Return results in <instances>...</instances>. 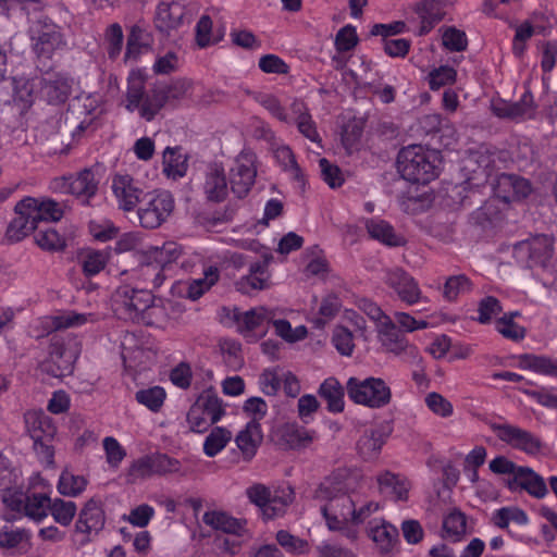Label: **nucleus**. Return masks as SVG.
<instances>
[{"label": "nucleus", "mask_w": 557, "mask_h": 557, "mask_svg": "<svg viewBox=\"0 0 557 557\" xmlns=\"http://www.w3.org/2000/svg\"><path fill=\"white\" fill-rule=\"evenodd\" d=\"M39 95L38 79L16 77L13 79V102L21 113L26 112Z\"/></svg>", "instance_id": "nucleus-26"}, {"label": "nucleus", "mask_w": 557, "mask_h": 557, "mask_svg": "<svg viewBox=\"0 0 557 557\" xmlns=\"http://www.w3.org/2000/svg\"><path fill=\"white\" fill-rule=\"evenodd\" d=\"M490 429L497 438L515 449L534 455L541 449V441L533 433L507 422H490Z\"/></svg>", "instance_id": "nucleus-11"}, {"label": "nucleus", "mask_w": 557, "mask_h": 557, "mask_svg": "<svg viewBox=\"0 0 557 557\" xmlns=\"http://www.w3.org/2000/svg\"><path fill=\"white\" fill-rule=\"evenodd\" d=\"M187 156L181 147H166L163 152V173L168 177H183L187 172Z\"/></svg>", "instance_id": "nucleus-33"}, {"label": "nucleus", "mask_w": 557, "mask_h": 557, "mask_svg": "<svg viewBox=\"0 0 557 557\" xmlns=\"http://www.w3.org/2000/svg\"><path fill=\"white\" fill-rule=\"evenodd\" d=\"M467 518L459 510L450 511L443 520V530L447 537L459 541L466 533Z\"/></svg>", "instance_id": "nucleus-46"}, {"label": "nucleus", "mask_w": 557, "mask_h": 557, "mask_svg": "<svg viewBox=\"0 0 557 557\" xmlns=\"http://www.w3.org/2000/svg\"><path fill=\"white\" fill-rule=\"evenodd\" d=\"M151 301L152 294L146 288L137 289L123 285L113 294L112 307L119 319L140 322L144 312L149 309Z\"/></svg>", "instance_id": "nucleus-6"}, {"label": "nucleus", "mask_w": 557, "mask_h": 557, "mask_svg": "<svg viewBox=\"0 0 557 557\" xmlns=\"http://www.w3.org/2000/svg\"><path fill=\"white\" fill-rule=\"evenodd\" d=\"M110 253L107 250L85 249L79 256V263L86 276L100 273L107 265Z\"/></svg>", "instance_id": "nucleus-36"}, {"label": "nucleus", "mask_w": 557, "mask_h": 557, "mask_svg": "<svg viewBox=\"0 0 557 557\" xmlns=\"http://www.w3.org/2000/svg\"><path fill=\"white\" fill-rule=\"evenodd\" d=\"M235 442L243 454L252 457L262 442L260 423L248 422L245 429L237 434Z\"/></svg>", "instance_id": "nucleus-35"}, {"label": "nucleus", "mask_w": 557, "mask_h": 557, "mask_svg": "<svg viewBox=\"0 0 557 557\" xmlns=\"http://www.w3.org/2000/svg\"><path fill=\"white\" fill-rule=\"evenodd\" d=\"M164 96L160 86L146 91L145 82L139 75L128 78L125 108L129 112L138 110L139 115L146 121H152L159 111L165 106Z\"/></svg>", "instance_id": "nucleus-4"}, {"label": "nucleus", "mask_w": 557, "mask_h": 557, "mask_svg": "<svg viewBox=\"0 0 557 557\" xmlns=\"http://www.w3.org/2000/svg\"><path fill=\"white\" fill-rule=\"evenodd\" d=\"M219 270L216 267H209L203 272V277L193 280L187 283L186 297L191 300L199 299L219 281Z\"/></svg>", "instance_id": "nucleus-38"}, {"label": "nucleus", "mask_w": 557, "mask_h": 557, "mask_svg": "<svg viewBox=\"0 0 557 557\" xmlns=\"http://www.w3.org/2000/svg\"><path fill=\"white\" fill-rule=\"evenodd\" d=\"M25 423L33 441L53 440L57 433L52 419L42 411L25 413Z\"/></svg>", "instance_id": "nucleus-27"}, {"label": "nucleus", "mask_w": 557, "mask_h": 557, "mask_svg": "<svg viewBox=\"0 0 557 557\" xmlns=\"http://www.w3.org/2000/svg\"><path fill=\"white\" fill-rule=\"evenodd\" d=\"M28 33L33 49L39 57L49 58L55 50L66 45L61 28L47 16H40L34 21Z\"/></svg>", "instance_id": "nucleus-8"}, {"label": "nucleus", "mask_w": 557, "mask_h": 557, "mask_svg": "<svg viewBox=\"0 0 557 557\" xmlns=\"http://www.w3.org/2000/svg\"><path fill=\"white\" fill-rule=\"evenodd\" d=\"M511 488L520 487L535 498H544L548 494L546 483L539 473L529 467H520L510 483Z\"/></svg>", "instance_id": "nucleus-22"}, {"label": "nucleus", "mask_w": 557, "mask_h": 557, "mask_svg": "<svg viewBox=\"0 0 557 557\" xmlns=\"http://www.w3.org/2000/svg\"><path fill=\"white\" fill-rule=\"evenodd\" d=\"M207 417L218 422L225 413L222 399L212 391H205L194 403Z\"/></svg>", "instance_id": "nucleus-39"}, {"label": "nucleus", "mask_w": 557, "mask_h": 557, "mask_svg": "<svg viewBox=\"0 0 557 557\" xmlns=\"http://www.w3.org/2000/svg\"><path fill=\"white\" fill-rule=\"evenodd\" d=\"M178 255L174 243L164 244L161 248L156 247L153 250L154 262L143 263L137 270L146 287L159 288L165 280L164 270L166 265L174 261Z\"/></svg>", "instance_id": "nucleus-10"}, {"label": "nucleus", "mask_w": 557, "mask_h": 557, "mask_svg": "<svg viewBox=\"0 0 557 557\" xmlns=\"http://www.w3.org/2000/svg\"><path fill=\"white\" fill-rule=\"evenodd\" d=\"M149 46L150 36L148 32L139 25H133L127 37L125 57H135L140 52L141 48H147Z\"/></svg>", "instance_id": "nucleus-48"}, {"label": "nucleus", "mask_w": 557, "mask_h": 557, "mask_svg": "<svg viewBox=\"0 0 557 557\" xmlns=\"http://www.w3.org/2000/svg\"><path fill=\"white\" fill-rule=\"evenodd\" d=\"M511 109L513 120L520 117H532L535 113L536 106L531 91L527 89L518 101L511 102Z\"/></svg>", "instance_id": "nucleus-63"}, {"label": "nucleus", "mask_w": 557, "mask_h": 557, "mask_svg": "<svg viewBox=\"0 0 557 557\" xmlns=\"http://www.w3.org/2000/svg\"><path fill=\"white\" fill-rule=\"evenodd\" d=\"M494 524L500 529H507L510 522L524 525L529 522L528 515L518 507H503L493 515Z\"/></svg>", "instance_id": "nucleus-44"}, {"label": "nucleus", "mask_w": 557, "mask_h": 557, "mask_svg": "<svg viewBox=\"0 0 557 557\" xmlns=\"http://www.w3.org/2000/svg\"><path fill=\"white\" fill-rule=\"evenodd\" d=\"M360 479L358 470L339 468L317 488L315 497L327 502L321 512L329 529H341L343 523H350L356 502L354 491Z\"/></svg>", "instance_id": "nucleus-2"}, {"label": "nucleus", "mask_w": 557, "mask_h": 557, "mask_svg": "<svg viewBox=\"0 0 557 557\" xmlns=\"http://www.w3.org/2000/svg\"><path fill=\"white\" fill-rule=\"evenodd\" d=\"M446 14L444 2L441 0H426L419 8L421 18L420 34H428L435 24L440 23Z\"/></svg>", "instance_id": "nucleus-34"}, {"label": "nucleus", "mask_w": 557, "mask_h": 557, "mask_svg": "<svg viewBox=\"0 0 557 557\" xmlns=\"http://www.w3.org/2000/svg\"><path fill=\"white\" fill-rule=\"evenodd\" d=\"M107 51L110 59L114 60L119 57L123 47V29L119 23L109 25L106 29Z\"/></svg>", "instance_id": "nucleus-54"}, {"label": "nucleus", "mask_w": 557, "mask_h": 557, "mask_svg": "<svg viewBox=\"0 0 557 557\" xmlns=\"http://www.w3.org/2000/svg\"><path fill=\"white\" fill-rule=\"evenodd\" d=\"M255 100L281 122H288V115L274 95L259 92L255 96Z\"/></svg>", "instance_id": "nucleus-57"}, {"label": "nucleus", "mask_w": 557, "mask_h": 557, "mask_svg": "<svg viewBox=\"0 0 557 557\" xmlns=\"http://www.w3.org/2000/svg\"><path fill=\"white\" fill-rule=\"evenodd\" d=\"M494 156L488 150H478L465 160L463 169L473 174L480 183L487 182L494 169Z\"/></svg>", "instance_id": "nucleus-28"}, {"label": "nucleus", "mask_w": 557, "mask_h": 557, "mask_svg": "<svg viewBox=\"0 0 557 557\" xmlns=\"http://www.w3.org/2000/svg\"><path fill=\"white\" fill-rule=\"evenodd\" d=\"M269 260L265 258L263 261L250 263L249 273L235 283L236 289L244 295H250L268 288L270 285Z\"/></svg>", "instance_id": "nucleus-18"}, {"label": "nucleus", "mask_w": 557, "mask_h": 557, "mask_svg": "<svg viewBox=\"0 0 557 557\" xmlns=\"http://www.w3.org/2000/svg\"><path fill=\"white\" fill-rule=\"evenodd\" d=\"M383 426L367 428L357 441V451L364 460L376 458L386 440Z\"/></svg>", "instance_id": "nucleus-23"}, {"label": "nucleus", "mask_w": 557, "mask_h": 557, "mask_svg": "<svg viewBox=\"0 0 557 557\" xmlns=\"http://www.w3.org/2000/svg\"><path fill=\"white\" fill-rule=\"evenodd\" d=\"M51 499L41 493H33L26 496L23 512L26 517L40 521L47 517Z\"/></svg>", "instance_id": "nucleus-40"}, {"label": "nucleus", "mask_w": 557, "mask_h": 557, "mask_svg": "<svg viewBox=\"0 0 557 557\" xmlns=\"http://www.w3.org/2000/svg\"><path fill=\"white\" fill-rule=\"evenodd\" d=\"M185 15L186 8L181 0H163L157 7L156 26L168 33L178 28L184 23Z\"/></svg>", "instance_id": "nucleus-17"}, {"label": "nucleus", "mask_w": 557, "mask_h": 557, "mask_svg": "<svg viewBox=\"0 0 557 557\" xmlns=\"http://www.w3.org/2000/svg\"><path fill=\"white\" fill-rule=\"evenodd\" d=\"M232 438V433L224 429L216 426L206 437L203 443V451L209 457L218 455Z\"/></svg>", "instance_id": "nucleus-45"}, {"label": "nucleus", "mask_w": 557, "mask_h": 557, "mask_svg": "<svg viewBox=\"0 0 557 557\" xmlns=\"http://www.w3.org/2000/svg\"><path fill=\"white\" fill-rule=\"evenodd\" d=\"M293 495L294 492L290 487L273 491L265 508L263 509V517L265 519H274L284 515L286 508L293 502Z\"/></svg>", "instance_id": "nucleus-37"}, {"label": "nucleus", "mask_w": 557, "mask_h": 557, "mask_svg": "<svg viewBox=\"0 0 557 557\" xmlns=\"http://www.w3.org/2000/svg\"><path fill=\"white\" fill-rule=\"evenodd\" d=\"M520 363L523 369L552 376L557 359L547 356L525 354L520 357Z\"/></svg>", "instance_id": "nucleus-43"}, {"label": "nucleus", "mask_w": 557, "mask_h": 557, "mask_svg": "<svg viewBox=\"0 0 557 557\" xmlns=\"http://www.w3.org/2000/svg\"><path fill=\"white\" fill-rule=\"evenodd\" d=\"M275 540L277 544L289 554H305L308 550V542L293 535L286 530L276 532Z\"/></svg>", "instance_id": "nucleus-52"}, {"label": "nucleus", "mask_w": 557, "mask_h": 557, "mask_svg": "<svg viewBox=\"0 0 557 557\" xmlns=\"http://www.w3.org/2000/svg\"><path fill=\"white\" fill-rule=\"evenodd\" d=\"M92 314L77 313L75 311H67L51 318L52 327L54 330L76 327L87 323Z\"/></svg>", "instance_id": "nucleus-53"}, {"label": "nucleus", "mask_w": 557, "mask_h": 557, "mask_svg": "<svg viewBox=\"0 0 557 557\" xmlns=\"http://www.w3.org/2000/svg\"><path fill=\"white\" fill-rule=\"evenodd\" d=\"M385 283L393 288L399 299L408 306L426 300L414 277L400 268L387 271Z\"/></svg>", "instance_id": "nucleus-15"}, {"label": "nucleus", "mask_w": 557, "mask_h": 557, "mask_svg": "<svg viewBox=\"0 0 557 557\" xmlns=\"http://www.w3.org/2000/svg\"><path fill=\"white\" fill-rule=\"evenodd\" d=\"M425 405L426 407L436 416L442 418H448L454 412V407L451 403L446 399L443 395L432 392L425 396Z\"/></svg>", "instance_id": "nucleus-58"}, {"label": "nucleus", "mask_w": 557, "mask_h": 557, "mask_svg": "<svg viewBox=\"0 0 557 557\" xmlns=\"http://www.w3.org/2000/svg\"><path fill=\"white\" fill-rule=\"evenodd\" d=\"M496 330L506 338L521 341L525 336V329L512 321V317L504 314L496 322Z\"/></svg>", "instance_id": "nucleus-60"}, {"label": "nucleus", "mask_w": 557, "mask_h": 557, "mask_svg": "<svg viewBox=\"0 0 557 557\" xmlns=\"http://www.w3.org/2000/svg\"><path fill=\"white\" fill-rule=\"evenodd\" d=\"M332 343L336 350L343 356H350L355 348L352 333L342 325L334 329Z\"/></svg>", "instance_id": "nucleus-56"}, {"label": "nucleus", "mask_w": 557, "mask_h": 557, "mask_svg": "<svg viewBox=\"0 0 557 557\" xmlns=\"http://www.w3.org/2000/svg\"><path fill=\"white\" fill-rule=\"evenodd\" d=\"M16 216L7 230L10 240L20 242L36 231L35 242L44 250L60 251L66 246L65 239L52 227L40 228V223L58 222L63 216L61 205L48 198L26 197L15 206Z\"/></svg>", "instance_id": "nucleus-1"}, {"label": "nucleus", "mask_w": 557, "mask_h": 557, "mask_svg": "<svg viewBox=\"0 0 557 557\" xmlns=\"http://www.w3.org/2000/svg\"><path fill=\"white\" fill-rule=\"evenodd\" d=\"M368 534L381 553H389L398 541V530L385 520H372L368 524Z\"/></svg>", "instance_id": "nucleus-24"}, {"label": "nucleus", "mask_w": 557, "mask_h": 557, "mask_svg": "<svg viewBox=\"0 0 557 557\" xmlns=\"http://www.w3.org/2000/svg\"><path fill=\"white\" fill-rule=\"evenodd\" d=\"M76 509L77 508L74 502L54 498L51 499L49 511L55 522L66 527L75 517Z\"/></svg>", "instance_id": "nucleus-47"}, {"label": "nucleus", "mask_w": 557, "mask_h": 557, "mask_svg": "<svg viewBox=\"0 0 557 557\" xmlns=\"http://www.w3.org/2000/svg\"><path fill=\"white\" fill-rule=\"evenodd\" d=\"M87 486V480L83 475L74 474L67 470L63 471L59 478L58 491L61 495L76 497L82 494Z\"/></svg>", "instance_id": "nucleus-41"}, {"label": "nucleus", "mask_w": 557, "mask_h": 557, "mask_svg": "<svg viewBox=\"0 0 557 557\" xmlns=\"http://www.w3.org/2000/svg\"><path fill=\"white\" fill-rule=\"evenodd\" d=\"M366 227L371 238L386 246L397 247L405 244L404 237L396 234L394 227L386 221L371 219L367 222Z\"/></svg>", "instance_id": "nucleus-32"}, {"label": "nucleus", "mask_w": 557, "mask_h": 557, "mask_svg": "<svg viewBox=\"0 0 557 557\" xmlns=\"http://www.w3.org/2000/svg\"><path fill=\"white\" fill-rule=\"evenodd\" d=\"M39 96L48 103H63L71 92L70 79L61 73H46L37 77Z\"/></svg>", "instance_id": "nucleus-16"}, {"label": "nucleus", "mask_w": 557, "mask_h": 557, "mask_svg": "<svg viewBox=\"0 0 557 557\" xmlns=\"http://www.w3.org/2000/svg\"><path fill=\"white\" fill-rule=\"evenodd\" d=\"M30 534L25 529H10L4 527L0 531V548L13 549L21 545L23 542L28 541Z\"/></svg>", "instance_id": "nucleus-55"}, {"label": "nucleus", "mask_w": 557, "mask_h": 557, "mask_svg": "<svg viewBox=\"0 0 557 557\" xmlns=\"http://www.w3.org/2000/svg\"><path fill=\"white\" fill-rule=\"evenodd\" d=\"M318 394L326 401L330 412L339 413L344 410L345 389L334 376H330L321 383Z\"/></svg>", "instance_id": "nucleus-31"}, {"label": "nucleus", "mask_w": 557, "mask_h": 557, "mask_svg": "<svg viewBox=\"0 0 557 557\" xmlns=\"http://www.w3.org/2000/svg\"><path fill=\"white\" fill-rule=\"evenodd\" d=\"M153 516V507L147 504H141L133 508L128 515H124L122 519L124 521H128L134 527L143 529L149 524Z\"/></svg>", "instance_id": "nucleus-59"}, {"label": "nucleus", "mask_w": 557, "mask_h": 557, "mask_svg": "<svg viewBox=\"0 0 557 557\" xmlns=\"http://www.w3.org/2000/svg\"><path fill=\"white\" fill-rule=\"evenodd\" d=\"M380 492L395 500H406L410 484L408 480L399 474L384 472L377 476Z\"/></svg>", "instance_id": "nucleus-30"}, {"label": "nucleus", "mask_w": 557, "mask_h": 557, "mask_svg": "<svg viewBox=\"0 0 557 557\" xmlns=\"http://www.w3.org/2000/svg\"><path fill=\"white\" fill-rule=\"evenodd\" d=\"M457 72L454 67L442 65L432 70L428 75L429 87L431 90H438L442 87L451 85L456 82Z\"/></svg>", "instance_id": "nucleus-51"}, {"label": "nucleus", "mask_w": 557, "mask_h": 557, "mask_svg": "<svg viewBox=\"0 0 557 557\" xmlns=\"http://www.w3.org/2000/svg\"><path fill=\"white\" fill-rule=\"evenodd\" d=\"M275 159L284 168L285 171L290 172L293 177L299 183H305V176L296 162L292 149L287 146H281L274 151Z\"/></svg>", "instance_id": "nucleus-49"}, {"label": "nucleus", "mask_w": 557, "mask_h": 557, "mask_svg": "<svg viewBox=\"0 0 557 557\" xmlns=\"http://www.w3.org/2000/svg\"><path fill=\"white\" fill-rule=\"evenodd\" d=\"M139 203V223L149 230L161 226L174 210V198L168 190L146 194Z\"/></svg>", "instance_id": "nucleus-7"}, {"label": "nucleus", "mask_w": 557, "mask_h": 557, "mask_svg": "<svg viewBox=\"0 0 557 557\" xmlns=\"http://www.w3.org/2000/svg\"><path fill=\"white\" fill-rule=\"evenodd\" d=\"M99 180L94 171L86 168L76 175L63 176L54 181V188L71 194L88 202L98 191Z\"/></svg>", "instance_id": "nucleus-13"}, {"label": "nucleus", "mask_w": 557, "mask_h": 557, "mask_svg": "<svg viewBox=\"0 0 557 557\" xmlns=\"http://www.w3.org/2000/svg\"><path fill=\"white\" fill-rule=\"evenodd\" d=\"M341 308V301L334 294H330L322 299L319 308V313L322 318H317L314 324L317 327H323L326 320H330L336 315Z\"/></svg>", "instance_id": "nucleus-61"}, {"label": "nucleus", "mask_w": 557, "mask_h": 557, "mask_svg": "<svg viewBox=\"0 0 557 557\" xmlns=\"http://www.w3.org/2000/svg\"><path fill=\"white\" fill-rule=\"evenodd\" d=\"M274 317L275 314L272 310L265 307H256L245 312L236 313L235 321L240 333H249L263 330L267 324L271 323Z\"/></svg>", "instance_id": "nucleus-25"}, {"label": "nucleus", "mask_w": 557, "mask_h": 557, "mask_svg": "<svg viewBox=\"0 0 557 557\" xmlns=\"http://www.w3.org/2000/svg\"><path fill=\"white\" fill-rule=\"evenodd\" d=\"M256 156L251 152H242L230 171L232 191L238 197H245L255 184L257 169Z\"/></svg>", "instance_id": "nucleus-12"}, {"label": "nucleus", "mask_w": 557, "mask_h": 557, "mask_svg": "<svg viewBox=\"0 0 557 557\" xmlns=\"http://www.w3.org/2000/svg\"><path fill=\"white\" fill-rule=\"evenodd\" d=\"M165 396L166 394L162 387L153 386L138 391L135 398L139 404L157 412L162 407Z\"/></svg>", "instance_id": "nucleus-50"}, {"label": "nucleus", "mask_w": 557, "mask_h": 557, "mask_svg": "<svg viewBox=\"0 0 557 557\" xmlns=\"http://www.w3.org/2000/svg\"><path fill=\"white\" fill-rule=\"evenodd\" d=\"M379 339L386 350L399 355L408 347V342L404 334L399 332L392 318H384L379 324Z\"/></svg>", "instance_id": "nucleus-29"}, {"label": "nucleus", "mask_w": 557, "mask_h": 557, "mask_svg": "<svg viewBox=\"0 0 557 557\" xmlns=\"http://www.w3.org/2000/svg\"><path fill=\"white\" fill-rule=\"evenodd\" d=\"M502 306L497 298L493 296L484 297L479 302L478 321L482 324L491 322V320L502 312Z\"/></svg>", "instance_id": "nucleus-62"}, {"label": "nucleus", "mask_w": 557, "mask_h": 557, "mask_svg": "<svg viewBox=\"0 0 557 557\" xmlns=\"http://www.w3.org/2000/svg\"><path fill=\"white\" fill-rule=\"evenodd\" d=\"M206 525L214 531L243 535L246 530V520L237 519L223 510H208L202 516Z\"/></svg>", "instance_id": "nucleus-21"}, {"label": "nucleus", "mask_w": 557, "mask_h": 557, "mask_svg": "<svg viewBox=\"0 0 557 557\" xmlns=\"http://www.w3.org/2000/svg\"><path fill=\"white\" fill-rule=\"evenodd\" d=\"M347 395L355 404L377 409L391 403L392 391L381 377L358 379L351 376L346 383Z\"/></svg>", "instance_id": "nucleus-5"}, {"label": "nucleus", "mask_w": 557, "mask_h": 557, "mask_svg": "<svg viewBox=\"0 0 557 557\" xmlns=\"http://www.w3.org/2000/svg\"><path fill=\"white\" fill-rule=\"evenodd\" d=\"M358 44V36L356 28L351 25H346L338 30L335 37V46L339 52L350 51Z\"/></svg>", "instance_id": "nucleus-64"}, {"label": "nucleus", "mask_w": 557, "mask_h": 557, "mask_svg": "<svg viewBox=\"0 0 557 557\" xmlns=\"http://www.w3.org/2000/svg\"><path fill=\"white\" fill-rule=\"evenodd\" d=\"M513 257L524 267H546L554 253L553 239L539 235L513 246Z\"/></svg>", "instance_id": "nucleus-9"}, {"label": "nucleus", "mask_w": 557, "mask_h": 557, "mask_svg": "<svg viewBox=\"0 0 557 557\" xmlns=\"http://www.w3.org/2000/svg\"><path fill=\"white\" fill-rule=\"evenodd\" d=\"M442 158L437 150L421 145L403 148L397 157V168L401 177L416 184H428L441 171Z\"/></svg>", "instance_id": "nucleus-3"}, {"label": "nucleus", "mask_w": 557, "mask_h": 557, "mask_svg": "<svg viewBox=\"0 0 557 557\" xmlns=\"http://www.w3.org/2000/svg\"><path fill=\"white\" fill-rule=\"evenodd\" d=\"M111 189L117 207L126 212L133 211L146 195L141 184L129 174H115L112 177Z\"/></svg>", "instance_id": "nucleus-14"}, {"label": "nucleus", "mask_w": 557, "mask_h": 557, "mask_svg": "<svg viewBox=\"0 0 557 557\" xmlns=\"http://www.w3.org/2000/svg\"><path fill=\"white\" fill-rule=\"evenodd\" d=\"M104 521L101 502L90 498L81 510L75 528L77 532L89 534L94 531L97 533L104 527Z\"/></svg>", "instance_id": "nucleus-19"}, {"label": "nucleus", "mask_w": 557, "mask_h": 557, "mask_svg": "<svg viewBox=\"0 0 557 557\" xmlns=\"http://www.w3.org/2000/svg\"><path fill=\"white\" fill-rule=\"evenodd\" d=\"M472 282L465 274L451 275L447 277L443 287V297L447 301H455L460 295L472 290Z\"/></svg>", "instance_id": "nucleus-42"}, {"label": "nucleus", "mask_w": 557, "mask_h": 557, "mask_svg": "<svg viewBox=\"0 0 557 557\" xmlns=\"http://www.w3.org/2000/svg\"><path fill=\"white\" fill-rule=\"evenodd\" d=\"M202 189L211 201L220 202L225 199L227 195V181L222 165L211 163L207 166Z\"/></svg>", "instance_id": "nucleus-20"}]
</instances>
